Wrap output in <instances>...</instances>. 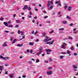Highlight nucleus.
I'll return each instance as SVG.
<instances>
[{"label": "nucleus", "mask_w": 78, "mask_h": 78, "mask_svg": "<svg viewBox=\"0 0 78 78\" xmlns=\"http://www.w3.org/2000/svg\"><path fill=\"white\" fill-rule=\"evenodd\" d=\"M9 58L8 57H5V60H6V59H9Z\"/></svg>", "instance_id": "58836bf2"}, {"label": "nucleus", "mask_w": 78, "mask_h": 78, "mask_svg": "<svg viewBox=\"0 0 78 78\" xmlns=\"http://www.w3.org/2000/svg\"><path fill=\"white\" fill-rule=\"evenodd\" d=\"M45 63H48V61L47 60H46L44 61Z\"/></svg>", "instance_id": "bf43d9fd"}, {"label": "nucleus", "mask_w": 78, "mask_h": 78, "mask_svg": "<svg viewBox=\"0 0 78 78\" xmlns=\"http://www.w3.org/2000/svg\"><path fill=\"white\" fill-rule=\"evenodd\" d=\"M71 53V52L69 50H68L67 51V54H68V55H69V56H70L71 55V54H70Z\"/></svg>", "instance_id": "0eeeda50"}, {"label": "nucleus", "mask_w": 78, "mask_h": 78, "mask_svg": "<svg viewBox=\"0 0 78 78\" xmlns=\"http://www.w3.org/2000/svg\"><path fill=\"white\" fill-rule=\"evenodd\" d=\"M0 20H1V21L3 20V18H0Z\"/></svg>", "instance_id": "473e14b6"}, {"label": "nucleus", "mask_w": 78, "mask_h": 78, "mask_svg": "<svg viewBox=\"0 0 78 78\" xmlns=\"http://www.w3.org/2000/svg\"><path fill=\"white\" fill-rule=\"evenodd\" d=\"M58 5H59V6H61V3H60V2H59L58 4Z\"/></svg>", "instance_id": "864d4df0"}, {"label": "nucleus", "mask_w": 78, "mask_h": 78, "mask_svg": "<svg viewBox=\"0 0 78 78\" xmlns=\"http://www.w3.org/2000/svg\"><path fill=\"white\" fill-rule=\"evenodd\" d=\"M69 38H65L64 39H63V40H64V41H65V40H67V39H68Z\"/></svg>", "instance_id": "c03bdc74"}, {"label": "nucleus", "mask_w": 78, "mask_h": 78, "mask_svg": "<svg viewBox=\"0 0 78 78\" xmlns=\"http://www.w3.org/2000/svg\"><path fill=\"white\" fill-rule=\"evenodd\" d=\"M44 19H47V18H48V16H46L44 17Z\"/></svg>", "instance_id": "603ef678"}, {"label": "nucleus", "mask_w": 78, "mask_h": 78, "mask_svg": "<svg viewBox=\"0 0 78 78\" xmlns=\"http://www.w3.org/2000/svg\"><path fill=\"white\" fill-rule=\"evenodd\" d=\"M6 43H7V42H4L2 45V46L3 47H7L8 46V45L6 44Z\"/></svg>", "instance_id": "423d86ee"}, {"label": "nucleus", "mask_w": 78, "mask_h": 78, "mask_svg": "<svg viewBox=\"0 0 78 78\" xmlns=\"http://www.w3.org/2000/svg\"><path fill=\"white\" fill-rule=\"evenodd\" d=\"M3 57L2 56H0V58H1L3 59Z\"/></svg>", "instance_id": "13d9d810"}, {"label": "nucleus", "mask_w": 78, "mask_h": 78, "mask_svg": "<svg viewBox=\"0 0 78 78\" xmlns=\"http://www.w3.org/2000/svg\"><path fill=\"white\" fill-rule=\"evenodd\" d=\"M37 33H38V32H37H37H36L34 34V35H35V36L36 35H37L36 34H37Z\"/></svg>", "instance_id": "49530a36"}, {"label": "nucleus", "mask_w": 78, "mask_h": 78, "mask_svg": "<svg viewBox=\"0 0 78 78\" xmlns=\"http://www.w3.org/2000/svg\"><path fill=\"white\" fill-rule=\"evenodd\" d=\"M61 47L62 48H66L64 45H63Z\"/></svg>", "instance_id": "cd10ccee"}, {"label": "nucleus", "mask_w": 78, "mask_h": 78, "mask_svg": "<svg viewBox=\"0 0 78 78\" xmlns=\"http://www.w3.org/2000/svg\"><path fill=\"white\" fill-rule=\"evenodd\" d=\"M64 57V56H60V59H62Z\"/></svg>", "instance_id": "393cba45"}, {"label": "nucleus", "mask_w": 78, "mask_h": 78, "mask_svg": "<svg viewBox=\"0 0 78 78\" xmlns=\"http://www.w3.org/2000/svg\"><path fill=\"white\" fill-rule=\"evenodd\" d=\"M13 37H10V41H12V40H13Z\"/></svg>", "instance_id": "7c9ffc66"}, {"label": "nucleus", "mask_w": 78, "mask_h": 78, "mask_svg": "<svg viewBox=\"0 0 78 78\" xmlns=\"http://www.w3.org/2000/svg\"><path fill=\"white\" fill-rule=\"evenodd\" d=\"M9 77L11 78H13V76H12V74H10L9 75Z\"/></svg>", "instance_id": "c756f323"}, {"label": "nucleus", "mask_w": 78, "mask_h": 78, "mask_svg": "<svg viewBox=\"0 0 78 78\" xmlns=\"http://www.w3.org/2000/svg\"><path fill=\"white\" fill-rule=\"evenodd\" d=\"M77 73H76V76H78V72Z\"/></svg>", "instance_id": "774afa93"}, {"label": "nucleus", "mask_w": 78, "mask_h": 78, "mask_svg": "<svg viewBox=\"0 0 78 78\" xmlns=\"http://www.w3.org/2000/svg\"><path fill=\"white\" fill-rule=\"evenodd\" d=\"M27 8H28V5H26L23 8V10H25V9H27Z\"/></svg>", "instance_id": "39448f33"}, {"label": "nucleus", "mask_w": 78, "mask_h": 78, "mask_svg": "<svg viewBox=\"0 0 78 78\" xmlns=\"http://www.w3.org/2000/svg\"><path fill=\"white\" fill-rule=\"evenodd\" d=\"M27 9V10H29V11H31V9L30 7H29Z\"/></svg>", "instance_id": "aec40b11"}, {"label": "nucleus", "mask_w": 78, "mask_h": 78, "mask_svg": "<svg viewBox=\"0 0 78 78\" xmlns=\"http://www.w3.org/2000/svg\"><path fill=\"white\" fill-rule=\"evenodd\" d=\"M34 45V42H30L29 43V45H32L33 46Z\"/></svg>", "instance_id": "f8f14e48"}, {"label": "nucleus", "mask_w": 78, "mask_h": 78, "mask_svg": "<svg viewBox=\"0 0 78 78\" xmlns=\"http://www.w3.org/2000/svg\"><path fill=\"white\" fill-rule=\"evenodd\" d=\"M69 39H72V37H69Z\"/></svg>", "instance_id": "a18cd8bd"}, {"label": "nucleus", "mask_w": 78, "mask_h": 78, "mask_svg": "<svg viewBox=\"0 0 78 78\" xmlns=\"http://www.w3.org/2000/svg\"><path fill=\"white\" fill-rule=\"evenodd\" d=\"M73 68H74V69H77V67L75 65H73Z\"/></svg>", "instance_id": "6ab92c4d"}, {"label": "nucleus", "mask_w": 78, "mask_h": 78, "mask_svg": "<svg viewBox=\"0 0 78 78\" xmlns=\"http://www.w3.org/2000/svg\"><path fill=\"white\" fill-rule=\"evenodd\" d=\"M73 55H74V56H76V55H77V54L74 53L73 54Z\"/></svg>", "instance_id": "5fc2aeb1"}, {"label": "nucleus", "mask_w": 78, "mask_h": 78, "mask_svg": "<svg viewBox=\"0 0 78 78\" xmlns=\"http://www.w3.org/2000/svg\"><path fill=\"white\" fill-rule=\"evenodd\" d=\"M2 69H3V66H0V70L2 71Z\"/></svg>", "instance_id": "dca6fc26"}, {"label": "nucleus", "mask_w": 78, "mask_h": 78, "mask_svg": "<svg viewBox=\"0 0 78 78\" xmlns=\"http://www.w3.org/2000/svg\"><path fill=\"white\" fill-rule=\"evenodd\" d=\"M67 23V21L63 20L62 22V23H63V24H66Z\"/></svg>", "instance_id": "6e6552de"}, {"label": "nucleus", "mask_w": 78, "mask_h": 78, "mask_svg": "<svg viewBox=\"0 0 78 78\" xmlns=\"http://www.w3.org/2000/svg\"><path fill=\"white\" fill-rule=\"evenodd\" d=\"M53 8V6L51 5L50 7V9H52Z\"/></svg>", "instance_id": "e433bc0d"}, {"label": "nucleus", "mask_w": 78, "mask_h": 78, "mask_svg": "<svg viewBox=\"0 0 78 78\" xmlns=\"http://www.w3.org/2000/svg\"><path fill=\"white\" fill-rule=\"evenodd\" d=\"M3 23L4 24V25H5V26H6V27H8V23L7 22H4Z\"/></svg>", "instance_id": "1a4fd4ad"}, {"label": "nucleus", "mask_w": 78, "mask_h": 78, "mask_svg": "<svg viewBox=\"0 0 78 78\" xmlns=\"http://www.w3.org/2000/svg\"><path fill=\"white\" fill-rule=\"evenodd\" d=\"M28 17L29 18H31V16H30V15H29L28 16Z\"/></svg>", "instance_id": "09e8293b"}, {"label": "nucleus", "mask_w": 78, "mask_h": 78, "mask_svg": "<svg viewBox=\"0 0 78 78\" xmlns=\"http://www.w3.org/2000/svg\"><path fill=\"white\" fill-rule=\"evenodd\" d=\"M53 0H52L51 1V5H53Z\"/></svg>", "instance_id": "2f4dec72"}, {"label": "nucleus", "mask_w": 78, "mask_h": 78, "mask_svg": "<svg viewBox=\"0 0 78 78\" xmlns=\"http://www.w3.org/2000/svg\"><path fill=\"white\" fill-rule=\"evenodd\" d=\"M66 18L68 19H71V18L70 16H67Z\"/></svg>", "instance_id": "4be33fe9"}, {"label": "nucleus", "mask_w": 78, "mask_h": 78, "mask_svg": "<svg viewBox=\"0 0 78 78\" xmlns=\"http://www.w3.org/2000/svg\"><path fill=\"white\" fill-rule=\"evenodd\" d=\"M40 62V61H39V59H37L36 60V62Z\"/></svg>", "instance_id": "a878e982"}, {"label": "nucleus", "mask_w": 78, "mask_h": 78, "mask_svg": "<svg viewBox=\"0 0 78 78\" xmlns=\"http://www.w3.org/2000/svg\"><path fill=\"white\" fill-rule=\"evenodd\" d=\"M60 3V1H57L55 2V4H58Z\"/></svg>", "instance_id": "a211bd4d"}, {"label": "nucleus", "mask_w": 78, "mask_h": 78, "mask_svg": "<svg viewBox=\"0 0 78 78\" xmlns=\"http://www.w3.org/2000/svg\"><path fill=\"white\" fill-rule=\"evenodd\" d=\"M5 74L7 75L8 74V71H6L5 72Z\"/></svg>", "instance_id": "6e6d98bb"}, {"label": "nucleus", "mask_w": 78, "mask_h": 78, "mask_svg": "<svg viewBox=\"0 0 78 78\" xmlns=\"http://www.w3.org/2000/svg\"><path fill=\"white\" fill-rule=\"evenodd\" d=\"M29 64H32V62H31V61H29Z\"/></svg>", "instance_id": "f704fd0d"}, {"label": "nucleus", "mask_w": 78, "mask_h": 78, "mask_svg": "<svg viewBox=\"0 0 78 78\" xmlns=\"http://www.w3.org/2000/svg\"><path fill=\"white\" fill-rule=\"evenodd\" d=\"M16 40H17L16 39H15L12 42V44H14V43L16 42Z\"/></svg>", "instance_id": "412c9836"}, {"label": "nucleus", "mask_w": 78, "mask_h": 78, "mask_svg": "<svg viewBox=\"0 0 78 78\" xmlns=\"http://www.w3.org/2000/svg\"><path fill=\"white\" fill-rule=\"evenodd\" d=\"M18 33L19 34H20V33H21V35H22V34H23V31H20V30H18Z\"/></svg>", "instance_id": "20e7f679"}, {"label": "nucleus", "mask_w": 78, "mask_h": 78, "mask_svg": "<svg viewBox=\"0 0 78 78\" xmlns=\"http://www.w3.org/2000/svg\"><path fill=\"white\" fill-rule=\"evenodd\" d=\"M16 23H19V21L18 20H17L16 21Z\"/></svg>", "instance_id": "052dcab7"}, {"label": "nucleus", "mask_w": 78, "mask_h": 78, "mask_svg": "<svg viewBox=\"0 0 78 78\" xmlns=\"http://www.w3.org/2000/svg\"><path fill=\"white\" fill-rule=\"evenodd\" d=\"M18 27H19V25H17L15 26V28H18Z\"/></svg>", "instance_id": "de8ad7c7"}, {"label": "nucleus", "mask_w": 78, "mask_h": 78, "mask_svg": "<svg viewBox=\"0 0 78 78\" xmlns=\"http://www.w3.org/2000/svg\"><path fill=\"white\" fill-rule=\"evenodd\" d=\"M52 69V67H50L48 68V69L49 70L51 69Z\"/></svg>", "instance_id": "72a5a7b5"}, {"label": "nucleus", "mask_w": 78, "mask_h": 78, "mask_svg": "<svg viewBox=\"0 0 78 78\" xmlns=\"http://www.w3.org/2000/svg\"><path fill=\"white\" fill-rule=\"evenodd\" d=\"M76 30V28L74 29L73 30V31H75Z\"/></svg>", "instance_id": "69168bd1"}, {"label": "nucleus", "mask_w": 78, "mask_h": 78, "mask_svg": "<svg viewBox=\"0 0 78 78\" xmlns=\"http://www.w3.org/2000/svg\"><path fill=\"white\" fill-rule=\"evenodd\" d=\"M46 51H49V52H51V49H47L46 50Z\"/></svg>", "instance_id": "4468645a"}, {"label": "nucleus", "mask_w": 78, "mask_h": 78, "mask_svg": "<svg viewBox=\"0 0 78 78\" xmlns=\"http://www.w3.org/2000/svg\"><path fill=\"white\" fill-rule=\"evenodd\" d=\"M29 14L30 15H32V12H30L29 13Z\"/></svg>", "instance_id": "338daca9"}, {"label": "nucleus", "mask_w": 78, "mask_h": 78, "mask_svg": "<svg viewBox=\"0 0 78 78\" xmlns=\"http://www.w3.org/2000/svg\"><path fill=\"white\" fill-rule=\"evenodd\" d=\"M49 37H48V36L46 35L45 37L46 38H45L44 39V42H48V41H49L51 40V38H50L48 39Z\"/></svg>", "instance_id": "f257e3e1"}, {"label": "nucleus", "mask_w": 78, "mask_h": 78, "mask_svg": "<svg viewBox=\"0 0 78 78\" xmlns=\"http://www.w3.org/2000/svg\"><path fill=\"white\" fill-rule=\"evenodd\" d=\"M8 23H9L10 24H11V22L10 21H8Z\"/></svg>", "instance_id": "4d7b16f0"}, {"label": "nucleus", "mask_w": 78, "mask_h": 78, "mask_svg": "<svg viewBox=\"0 0 78 78\" xmlns=\"http://www.w3.org/2000/svg\"><path fill=\"white\" fill-rule=\"evenodd\" d=\"M51 61H52V59L51 58H50L49 62H51Z\"/></svg>", "instance_id": "c9c22d12"}, {"label": "nucleus", "mask_w": 78, "mask_h": 78, "mask_svg": "<svg viewBox=\"0 0 78 78\" xmlns=\"http://www.w3.org/2000/svg\"><path fill=\"white\" fill-rule=\"evenodd\" d=\"M42 52V49L41 48H40L39 49V52L36 53L37 55V56H39V55H40V54H41Z\"/></svg>", "instance_id": "f03ea898"}, {"label": "nucleus", "mask_w": 78, "mask_h": 78, "mask_svg": "<svg viewBox=\"0 0 78 78\" xmlns=\"http://www.w3.org/2000/svg\"><path fill=\"white\" fill-rule=\"evenodd\" d=\"M73 33L74 34H76V33H78V31L77 30L74 31L73 32Z\"/></svg>", "instance_id": "bb28decb"}, {"label": "nucleus", "mask_w": 78, "mask_h": 78, "mask_svg": "<svg viewBox=\"0 0 78 78\" xmlns=\"http://www.w3.org/2000/svg\"><path fill=\"white\" fill-rule=\"evenodd\" d=\"M4 33H9V31L5 30V31Z\"/></svg>", "instance_id": "37998d69"}, {"label": "nucleus", "mask_w": 78, "mask_h": 78, "mask_svg": "<svg viewBox=\"0 0 78 78\" xmlns=\"http://www.w3.org/2000/svg\"><path fill=\"white\" fill-rule=\"evenodd\" d=\"M52 73V72L51 71H50V72H47V74L48 75H51Z\"/></svg>", "instance_id": "9d476101"}, {"label": "nucleus", "mask_w": 78, "mask_h": 78, "mask_svg": "<svg viewBox=\"0 0 78 78\" xmlns=\"http://www.w3.org/2000/svg\"><path fill=\"white\" fill-rule=\"evenodd\" d=\"M30 53H32V52H33V50H30Z\"/></svg>", "instance_id": "e2e57ef3"}, {"label": "nucleus", "mask_w": 78, "mask_h": 78, "mask_svg": "<svg viewBox=\"0 0 78 78\" xmlns=\"http://www.w3.org/2000/svg\"><path fill=\"white\" fill-rule=\"evenodd\" d=\"M59 30H60V31H62L63 30H64V29L63 28H60L59 29Z\"/></svg>", "instance_id": "b1692460"}, {"label": "nucleus", "mask_w": 78, "mask_h": 78, "mask_svg": "<svg viewBox=\"0 0 78 78\" xmlns=\"http://www.w3.org/2000/svg\"><path fill=\"white\" fill-rule=\"evenodd\" d=\"M71 8H72V7H71V6L68 7V11H71Z\"/></svg>", "instance_id": "2eb2a0df"}, {"label": "nucleus", "mask_w": 78, "mask_h": 78, "mask_svg": "<svg viewBox=\"0 0 78 78\" xmlns=\"http://www.w3.org/2000/svg\"><path fill=\"white\" fill-rule=\"evenodd\" d=\"M73 23H71L69 25V26H73Z\"/></svg>", "instance_id": "3c124183"}, {"label": "nucleus", "mask_w": 78, "mask_h": 78, "mask_svg": "<svg viewBox=\"0 0 78 78\" xmlns=\"http://www.w3.org/2000/svg\"><path fill=\"white\" fill-rule=\"evenodd\" d=\"M54 32V30H51V32H50L51 34H52Z\"/></svg>", "instance_id": "4c0bfd02"}, {"label": "nucleus", "mask_w": 78, "mask_h": 78, "mask_svg": "<svg viewBox=\"0 0 78 78\" xmlns=\"http://www.w3.org/2000/svg\"><path fill=\"white\" fill-rule=\"evenodd\" d=\"M16 14H15L13 15V17L14 18V17H16Z\"/></svg>", "instance_id": "8fccbe9b"}, {"label": "nucleus", "mask_w": 78, "mask_h": 78, "mask_svg": "<svg viewBox=\"0 0 78 78\" xmlns=\"http://www.w3.org/2000/svg\"><path fill=\"white\" fill-rule=\"evenodd\" d=\"M34 19H37V16H35V17H34Z\"/></svg>", "instance_id": "680f3d73"}, {"label": "nucleus", "mask_w": 78, "mask_h": 78, "mask_svg": "<svg viewBox=\"0 0 78 78\" xmlns=\"http://www.w3.org/2000/svg\"><path fill=\"white\" fill-rule=\"evenodd\" d=\"M67 8V4H65V9H66Z\"/></svg>", "instance_id": "f3484780"}, {"label": "nucleus", "mask_w": 78, "mask_h": 78, "mask_svg": "<svg viewBox=\"0 0 78 78\" xmlns=\"http://www.w3.org/2000/svg\"><path fill=\"white\" fill-rule=\"evenodd\" d=\"M54 41H55L53 40L51 42V41L47 42V44H49V45H51V44H53V42H54Z\"/></svg>", "instance_id": "7ed1b4c3"}, {"label": "nucleus", "mask_w": 78, "mask_h": 78, "mask_svg": "<svg viewBox=\"0 0 78 78\" xmlns=\"http://www.w3.org/2000/svg\"><path fill=\"white\" fill-rule=\"evenodd\" d=\"M70 49L72 50H75V48L73 46H71L70 48Z\"/></svg>", "instance_id": "ddd939ff"}, {"label": "nucleus", "mask_w": 78, "mask_h": 78, "mask_svg": "<svg viewBox=\"0 0 78 78\" xmlns=\"http://www.w3.org/2000/svg\"><path fill=\"white\" fill-rule=\"evenodd\" d=\"M63 45H64L65 47V46H67V44L66 43H64L63 44Z\"/></svg>", "instance_id": "ea45409f"}, {"label": "nucleus", "mask_w": 78, "mask_h": 78, "mask_svg": "<svg viewBox=\"0 0 78 78\" xmlns=\"http://www.w3.org/2000/svg\"><path fill=\"white\" fill-rule=\"evenodd\" d=\"M42 35L43 36H45V35H46V33H42Z\"/></svg>", "instance_id": "c85d7f7f"}, {"label": "nucleus", "mask_w": 78, "mask_h": 78, "mask_svg": "<svg viewBox=\"0 0 78 78\" xmlns=\"http://www.w3.org/2000/svg\"><path fill=\"white\" fill-rule=\"evenodd\" d=\"M23 78H26V75H24L22 76Z\"/></svg>", "instance_id": "a19ab883"}, {"label": "nucleus", "mask_w": 78, "mask_h": 78, "mask_svg": "<svg viewBox=\"0 0 78 78\" xmlns=\"http://www.w3.org/2000/svg\"><path fill=\"white\" fill-rule=\"evenodd\" d=\"M8 27H11V28H12V27H13L12 25H10Z\"/></svg>", "instance_id": "79ce46f5"}, {"label": "nucleus", "mask_w": 78, "mask_h": 78, "mask_svg": "<svg viewBox=\"0 0 78 78\" xmlns=\"http://www.w3.org/2000/svg\"><path fill=\"white\" fill-rule=\"evenodd\" d=\"M51 5V3L49 1H48V7H49V6Z\"/></svg>", "instance_id": "9b49d317"}, {"label": "nucleus", "mask_w": 78, "mask_h": 78, "mask_svg": "<svg viewBox=\"0 0 78 78\" xmlns=\"http://www.w3.org/2000/svg\"><path fill=\"white\" fill-rule=\"evenodd\" d=\"M23 45V43H22V44L20 45L19 44H18L17 45V46L18 47H21L22 45Z\"/></svg>", "instance_id": "5701e85b"}, {"label": "nucleus", "mask_w": 78, "mask_h": 78, "mask_svg": "<svg viewBox=\"0 0 78 78\" xmlns=\"http://www.w3.org/2000/svg\"><path fill=\"white\" fill-rule=\"evenodd\" d=\"M35 22V20H32V22L33 23H34Z\"/></svg>", "instance_id": "0e129e2a"}]
</instances>
